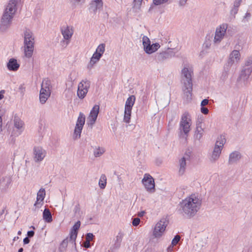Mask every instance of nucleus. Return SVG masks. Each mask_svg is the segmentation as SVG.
Listing matches in <instances>:
<instances>
[{"label": "nucleus", "mask_w": 252, "mask_h": 252, "mask_svg": "<svg viewBox=\"0 0 252 252\" xmlns=\"http://www.w3.org/2000/svg\"><path fill=\"white\" fill-rule=\"evenodd\" d=\"M201 204L202 200L198 195L192 194L180 202L178 211L184 218L190 219L196 214Z\"/></svg>", "instance_id": "f257e3e1"}, {"label": "nucleus", "mask_w": 252, "mask_h": 252, "mask_svg": "<svg viewBox=\"0 0 252 252\" xmlns=\"http://www.w3.org/2000/svg\"><path fill=\"white\" fill-rule=\"evenodd\" d=\"M193 75L192 67L188 64L185 65L181 70V82L182 85V90L184 94L183 97L188 101L192 98Z\"/></svg>", "instance_id": "f03ea898"}, {"label": "nucleus", "mask_w": 252, "mask_h": 252, "mask_svg": "<svg viewBox=\"0 0 252 252\" xmlns=\"http://www.w3.org/2000/svg\"><path fill=\"white\" fill-rule=\"evenodd\" d=\"M17 0H11L1 17L0 29L5 31L10 25L12 19L17 10Z\"/></svg>", "instance_id": "7ed1b4c3"}, {"label": "nucleus", "mask_w": 252, "mask_h": 252, "mask_svg": "<svg viewBox=\"0 0 252 252\" xmlns=\"http://www.w3.org/2000/svg\"><path fill=\"white\" fill-rule=\"evenodd\" d=\"M35 38L33 32L29 29H26L24 32V50L25 56L30 58L32 57Z\"/></svg>", "instance_id": "20e7f679"}, {"label": "nucleus", "mask_w": 252, "mask_h": 252, "mask_svg": "<svg viewBox=\"0 0 252 252\" xmlns=\"http://www.w3.org/2000/svg\"><path fill=\"white\" fill-rule=\"evenodd\" d=\"M191 125V120L190 115L188 112H184L181 118L179 125V130L181 133H184L188 136L190 130V126Z\"/></svg>", "instance_id": "39448f33"}, {"label": "nucleus", "mask_w": 252, "mask_h": 252, "mask_svg": "<svg viewBox=\"0 0 252 252\" xmlns=\"http://www.w3.org/2000/svg\"><path fill=\"white\" fill-rule=\"evenodd\" d=\"M91 86V82L87 79H83L78 85L77 95L80 99H84L89 91Z\"/></svg>", "instance_id": "423d86ee"}, {"label": "nucleus", "mask_w": 252, "mask_h": 252, "mask_svg": "<svg viewBox=\"0 0 252 252\" xmlns=\"http://www.w3.org/2000/svg\"><path fill=\"white\" fill-rule=\"evenodd\" d=\"M176 53L174 48H168L165 51L157 53L155 55V60L158 63H161L175 57Z\"/></svg>", "instance_id": "0eeeda50"}, {"label": "nucleus", "mask_w": 252, "mask_h": 252, "mask_svg": "<svg viewBox=\"0 0 252 252\" xmlns=\"http://www.w3.org/2000/svg\"><path fill=\"white\" fill-rule=\"evenodd\" d=\"M167 224L168 222L165 219H161L155 226L153 236L156 238L161 237L165 231Z\"/></svg>", "instance_id": "6e6552de"}, {"label": "nucleus", "mask_w": 252, "mask_h": 252, "mask_svg": "<svg viewBox=\"0 0 252 252\" xmlns=\"http://www.w3.org/2000/svg\"><path fill=\"white\" fill-rule=\"evenodd\" d=\"M85 119L86 117L85 115L83 113L80 112L74 130V136L76 138H79L81 137V134L85 124Z\"/></svg>", "instance_id": "1a4fd4ad"}, {"label": "nucleus", "mask_w": 252, "mask_h": 252, "mask_svg": "<svg viewBox=\"0 0 252 252\" xmlns=\"http://www.w3.org/2000/svg\"><path fill=\"white\" fill-rule=\"evenodd\" d=\"M191 152H186L184 155L179 160V171L180 175H183L186 170L187 164L190 161Z\"/></svg>", "instance_id": "9d476101"}, {"label": "nucleus", "mask_w": 252, "mask_h": 252, "mask_svg": "<svg viewBox=\"0 0 252 252\" xmlns=\"http://www.w3.org/2000/svg\"><path fill=\"white\" fill-rule=\"evenodd\" d=\"M252 73V67H245L243 66L239 76L237 79V83L243 84L244 86H247L249 78Z\"/></svg>", "instance_id": "9b49d317"}, {"label": "nucleus", "mask_w": 252, "mask_h": 252, "mask_svg": "<svg viewBox=\"0 0 252 252\" xmlns=\"http://www.w3.org/2000/svg\"><path fill=\"white\" fill-rule=\"evenodd\" d=\"M227 27V24H222L216 28L214 39L215 44H218L221 41L226 33Z\"/></svg>", "instance_id": "f8f14e48"}, {"label": "nucleus", "mask_w": 252, "mask_h": 252, "mask_svg": "<svg viewBox=\"0 0 252 252\" xmlns=\"http://www.w3.org/2000/svg\"><path fill=\"white\" fill-rule=\"evenodd\" d=\"M142 183L148 191L151 192L155 191V181L152 176L149 174L146 173L144 175Z\"/></svg>", "instance_id": "ddd939ff"}, {"label": "nucleus", "mask_w": 252, "mask_h": 252, "mask_svg": "<svg viewBox=\"0 0 252 252\" xmlns=\"http://www.w3.org/2000/svg\"><path fill=\"white\" fill-rule=\"evenodd\" d=\"M33 158L35 162L42 161L46 155V151L41 147H34L33 149Z\"/></svg>", "instance_id": "4468645a"}, {"label": "nucleus", "mask_w": 252, "mask_h": 252, "mask_svg": "<svg viewBox=\"0 0 252 252\" xmlns=\"http://www.w3.org/2000/svg\"><path fill=\"white\" fill-rule=\"evenodd\" d=\"M81 225L80 221H77L72 226L69 233V242L73 246H76V239L77 238L78 230Z\"/></svg>", "instance_id": "2eb2a0df"}, {"label": "nucleus", "mask_w": 252, "mask_h": 252, "mask_svg": "<svg viewBox=\"0 0 252 252\" xmlns=\"http://www.w3.org/2000/svg\"><path fill=\"white\" fill-rule=\"evenodd\" d=\"M99 111V106L98 105H95L90 113L88 118L89 124L91 126H93L96 122V119Z\"/></svg>", "instance_id": "dca6fc26"}, {"label": "nucleus", "mask_w": 252, "mask_h": 252, "mask_svg": "<svg viewBox=\"0 0 252 252\" xmlns=\"http://www.w3.org/2000/svg\"><path fill=\"white\" fill-rule=\"evenodd\" d=\"M102 0H92L89 8L91 13L96 14L97 11L100 10L103 7Z\"/></svg>", "instance_id": "f3484780"}, {"label": "nucleus", "mask_w": 252, "mask_h": 252, "mask_svg": "<svg viewBox=\"0 0 252 252\" xmlns=\"http://www.w3.org/2000/svg\"><path fill=\"white\" fill-rule=\"evenodd\" d=\"M45 196V190L44 189L41 188L37 193L36 201L34 206L37 208H40L43 203V200Z\"/></svg>", "instance_id": "a211bd4d"}, {"label": "nucleus", "mask_w": 252, "mask_h": 252, "mask_svg": "<svg viewBox=\"0 0 252 252\" xmlns=\"http://www.w3.org/2000/svg\"><path fill=\"white\" fill-rule=\"evenodd\" d=\"M222 149L218 145H215L212 153L210 156V161L211 162H215L219 159L221 153Z\"/></svg>", "instance_id": "6ab92c4d"}, {"label": "nucleus", "mask_w": 252, "mask_h": 252, "mask_svg": "<svg viewBox=\"0 0 252 252\" xmlns=\"http://www.w3.org/2000/svg\"><path fill=\"white\" fill-rule=\"evenodd\" d=\"M240 56L239 51L234 50L230 54L227 62L233 65L235 63H237L239 62L240 59Z\"/></svg>", "instance_id": "aec40b11"}, {"label": "nucleus", "mask_w": 252, "mask_h": 252, "mask_svg": "<svg viewBox=\"0 0 252 252\" xmlns=\"http://www.w3.org/2000/svg\"><path fill=\"white\" fill-rule=\"evenodd\" d=\"M6 66L8 70L16 71L20 67V64L18 63L16 59L11 58L7 62Z\"/></svg>", "instance_id": "412c9836"}, {"label": "nucleus", "mask_w": 252, "mask_h": 252, "mask_svg": "<svg viewBox=\"0 0 252 252\" xmlns=\"http://www.w3.org/2000/svg\"><path fill=\"white\" fill-rule=\"evenodd\" d=\"M61 32L63 38L66 40H69L71 38L73 32L71 28L66 26L62 27Z\"/></svg>", "instance_id": "4be33fe9"}, {"label": "nucleus", "mask_w": 252, "mask_h": 252, "mask_svg": "<svg viewBox=\"0 0 252 252\" xmlns=\"http://www.w3.org/2000/svg\"><path fill=\"white\" fill-rule=\"evenodd\" d=\"M124 233L120 231L114 239V243L112 246L113 250H118L121 245V243L124 237Z\"/></svg>", "instance_id": "5701e85b"}, {"label": "nucleus", "mask_w": 252, "mask_h": 252, "mask_svg": "<svg viewBox=\"0 0 252 252\" xmlns=\"http://www.w3.org/2000/svg\"><path fill=\"white\" fill-rule=\"evenodd\" d=\"M14 127L19 131L18 134H20L24 129V123L18 117H14Z\"/></svg>", "instance_id": "b1692460"}, {"label": "nucleus", "mask_w": 252, "mask_h": 252, "mask_svg": "<svg viewBox=\"0 0 252 252\" xmlns=\"http://www.w3.org/2000/svg\"><path fill=\"white\" fill-rule=\"evenodd\" d=\"M241 158V155L238 151H234L229 156L228 163L232 164L237 162Z\"/></svg>", "instance_id": "393cba45"}, {"label": "nucleus", "mask_w": 252, "mask_h": 252, "mask_svg": "<svg viewBox=\"0 0 252 252\" xmlns=\"http://www.w3.org/2000/svg\"><path fill=\"white\" fill-rule=\"evenodd\" d=\"M160 46L159 43H155L152 44H150L144 50L146 53L148 54H151L156 52L159 48Z\"/></svg>", "instance_id": "a878e982"}, {"label": "nucleus", "mask_w": 252, "mask_h": 252, "mask_svg": "<svg viewBox=\"0 0 252 252\" xmlns=\"http://www.w3.org/2000/svg\"><path fill=\"white\" fill-rule=\"evenodd\" d=\"M201 123H199L196 124V130L194 134V137L196 139L199 140L203 135L204 129L201 127Z\"/></svg>", "instance_id": "bb28decb"}, {"label": "nucleus", "mask_w": 252, "mask_h": 252, "mask_svg": "<svg viewBox=\"0 0 252 252\" xmlns=\"http://www.w3.org/2000/svg\"><path fill=\"white\" fill-rule=\"evenodd\" d=\"M135 101V97L133 95L129 96L126 100L125 109L132 110Z\"/></svg>", "instance_id": "cd10ccee"}, {"label": "nucleus", "mask_w": 252, "mask_h": 252, "mask_svg": "<svg viewBox=\"0 0 252 252\" xmlns=\"http://www.w3.org/2000/svg\"><path fill=\"white\" fill-rule=\"evenodd\" d=\"M50 85V82L49 81L46 80H43L40 92H43V93H44L45 94H51Z\"/></svg>", "instance_id": "c85d7f7f"}, {"label": "nucleus", "mask_w": 252, "mask_h": 252, "mask_svg": "<svg viewBox=\"0 0 252 252\" xmlns=\"http://www.w3.org/2000/svg\"><path fill=\"white\" fill-rule=\"evenodd\" d=\"M43 219L46 222L50 223L52 221V214L49 209L45 208L43 212Z\"/></svg>", "instance_id": "c756f323"}, {"label": "nucleus", "mask_w": 252, "mask_h": 252, "mask_svg": "<svg viewBox=\"0 0 252 252\" xmlns=\"http://www.w3.org/2000/svg\"><path fill=\"white\" fill-rule=\"evenodd\" d=\"M172 2L171 0H153V3L149 9L150 11L153 8V5L158 6L164 4H169Z\"/></svg>", "instance_id": "7c9ffc66"}, {"label": "nucleus", "mask_w": 252, "mask_h": 252, "mask_svg": "<svg viewBox=\"0 0 252 252\" xmlns=\"http://www.w3.org/2000/svg\"><path fill=\"white\" fill-rule=\"evenodd\" d=\"M226 141V140L225 135L221 134L218 137L215 145H217L219 147H220L221 149H223L224 145L225 144Z\"/></svg>", "instance_id": "2f4dec72"}, {"label": "nucleus", "mask_w": 252, "mask_h": 252, "mask_svg": "<svg viewBox=\"0 0 252 252\" xmlns=\"http://www.w3.org/2000/svg\"><path fill=\"white\" fill-rule=\"evenodd\" d=\"M211 43L210 41H205L203 44V50L200 52V55L204 56L208 53V50L210 48Z\"/></svg>", "instance_id": "473e14b6"}, {"label": "nucleus", "mask_w": 252, "mask_h": 252, "mask_svg": "<svg viewBox=\"0 0 252 252\" xmlns=\"http://www.w3.org/2000/svg\"><path fill=\"white\" fill-rule=\"evenodd\" d=\"M107 183V178L105 174H102L100 176L99 182H98V185L99 188L101 189H104L106 187Z\"/></svg>", "instance_id": "72a5a7b5"}, {"label": "nucleus", "mask_w": 252, "mask_h": 252, "mask_svg": "<svg viewBox=\"0 0 252 252\" xmlns=\"http://www.w3.org/2000/svg\"><path fill=\"white\" fill-rule=\"evenodd\" d=\"M105 152V149L103 147H95L94 150V155L95 158L99 157Z\"/></svg>", "instance_id": "f704fd0d"}, {"label": "nucleus", "mask_w": 252, "mask_h": 252, "mask_svg": "<svg viewBox=\"0 0 252 252\" xmlns=\"http://www.w3.org/2000/svg\"><path fill=\"white\" fill-rule=\"evenodd\" d=\"M69 242V239L68 240V238H66L64 239L62 243L60 244V247H59V251L60 252H64L65 251L67 247L68 243Z\"/></svg>", "instance_id": "c9c22d12"}, {"label": "nucleus", "mask_w": 252, "mask_h": 252, "mask_svg": "<svg viewBox=\"0 0 252 252\" xmlns=\"http://www.w3.org/2000/svg\"><path fill=\"white\" fill-rule=\"evenodd\" d=\"M50 94H45L44 93H43V92H40L39 100L40 103L41 104H44L50 96Z\"/></svg>", "instance_id": "e433bc0d"}, {"label": "nucleus", "mask_w": 252, "mask_h": 252, "mask_svg": "<svg viewBox=\"0 0 252 252\" xmlns=\"http://www.w3.org/2000/svg\"><path fill=\"white\" fill-rule=\"evenodd\" d=\"M131 110L125 109V114L124 118V122L129 124L131 118Z\"/></svg>", "instance_id": "4c0bfd02"}, {"label": "nucleus", "mask_w": 252, "mask_h": 252, "mask_svg": "<svg viewBox=\"0 0 252 252\" xmlns=\"http://www.w3.org/2000/svg\"><path fill=\"white\" fill-rule=\"evenodd\" d=\"M143 0H134L133 2V9L135 10V12H138L142 4Z\"/></svg>", "instance_id": "58836bf2"}, {"label": "nucleus", "mask_w": 252, "mask_h": 252, "mask_svg": "<svg viewBox=\"0 0 252 252\" xmlns=\"http://www.w3.org/2000/svg\"><path fill=\"white\" fill-rule=\"evenodd\" d=\"M105 44L104 43H102L99 44L96 49L95 51L97 53H99L101 55H103L105 51Z\"/></svg>", "instance_id": "ea45409f"}, {"label": "nucleus", "mask_w": 252, "mask_h": 252, "mask_svg": "<svg viewBox=\"0 0 252 252\" xmlns=\"http://www.w3.org/2000/svg\"><path fill=\"white\" fill-rule=\"evenodd\" d=\"M99 60L93 58V57L92 56L90 59L89 64H88V69L91 70L93 67L95 63H96Z\"/></svg>", "instance_id": "a19ab883"}, {"label": "nucleus", "mask_w": 252, "mask_h": 252, "mask_svg": "<svg viewBox=\"0 0 252 252\" xmlns=\"http://www.w3.org/2000/svg\"><path fill=\"white\" fill-rule=\"evenodd\" d=\"M143 45L144 47V50L151 44V41L150 39L147 36H144L142 38Z\"/></svg>", "instance_id": "79ce46f5"}, {"label": "nucleus", "mask_w": 252, "mask_h": 252, "mask_svg": "<svg viewBox=\"0 0 252 252\" xmlns=\"http://www.w3.org/2000/svg\"><path fill=\"white\" fill-rule=\"evenodd\" d=\"M244 67H252V57H248L247 58L245 61V63H244V65L243 66Z\"/></svg>", "instance_id": "37998d69"}, {"label": "nucleus", "mask_w": 252, "mask_h": 252, "mask_svg": "<svg viewBox=\"0 0 252 252\" xmlns=\"http://www.w3.org/2000/svg\"><path fill=\"white\" fill-rule=\"evenodd\" d=\"M180 239H181L180 236L179 235H176L174 237V238L172 239V242H171V245L173 246L176 245L179 242V241L180 240Z\"/></svg>", "instance_id": "c03bdc74"}, {"label": "nucleus", "mask_w": 252, "mask_h": 252, "mask_svg": "<svg viewBox=\"0 0 252 252\" xmlns=\"http://www.w3.org/2000/svg\"><path fill=\"white\" fill-rule=\"evenodd\" d=\"M239 8L234 6L231 8L230 14L231 16H233L234 18L235 17V15L238 13Z\"/></svg>", "instance_id": "a18cd8bd"}, {"label": "nucleus", "mask_w": 252, "mask_h": 252, "mask_svg": "<svg viewBox=\"0 0 252 252\" xmlns=\"http://www.w3.org/2000/svg\"><path fill=\"white\" fill-rule=\"evenodd\" d=\"M232 66V64L230 63L226 62L224 65L223 70L229 72L230 69Z\"/></svg>", "instance_id": "49530a36"}, {"label": "nucleus", "mask_w": 252, "mask_h": 252, "mask_svg": "<svg viewBox=\"0 0 252 252\" xmlns=\"http://www.w3.org/2000/svg\"><path fill=\"white\" fill-rule=\"evenodd\" d=\"M94 238V235H93V233H88L87 234V235L86 236V241L90 242V241L93 240Z\"/></svg>", "instance_id": "de8ad7c7"}, {"label": "nucleus", "mask_w": 252, "mask_h": 252, "mask_svg": "<svg viewBox=\"0 0 252 252\" xmlns=\"http://www.w3.org/2000/svg\"><path fill=\"white\" fill-rule=\"evenodd\" d=\"M229 72L225 71L223 70V71L222 72L221 76H220V79H221L223 81L225 80L228 76Z\"/></svg>", "instance_id": "09e8293b"}, {"label": "nucleus", "mask_w": 252, "mask_h": 252, "mask_svg": "<svg viewBox=\"0 0 252 252\" xmlns=\"http://www.w3.org/2000/svg\"><path fill=\"white\" fill-rule=\"evenodd\" d=\"M140 221V219H139L138 218H134L132 220V225L133 226H136L139 224Z\"/></svg>", "instance_id": "8fccbe9b"}, {"label": "nucleus", "mask_w": 252, "mask_h": 252, "mask_svg": "<svg viewBox=\"0 0 252 252\" xmlns=\"http://www.w3.org/2000/svg\"><path fill=\"white\" fill-rule=\"evenodd\" d=\"M102 55H101L100 54H99V53H97L96 52V51L93 54V58L94 59H95L97 60H100V59L101 58V57H102Z\"/></svg>", "instance_id": "3c124183"}, {"label": "nucleus", "mask_w": 252, "mask_h": 252, "mask_svg": "<svg viewBox=\"0 0 252 252\" xmlns=\"http://www.w3.org/2000/svg\"><path fill=\"white\" fill-rule=\"evenodd\" d=\"M201 112L203 114L206 115L209 113V110L207 107L201 106Z\"/></svg>", "instance_id": "603ef678"}, {"label": "nucleus", "mask_w": 252, "mask_h": 252, "mask_svg": "<svg viewBox=\"0 0 252 252\" xmlns=\"http://www.w3.org/2000/svg\"><path fill=\"white\" fill-rule=\"evenodd\" d=\"M242 1V0H235L234 1V3H233V6L239 8V6L241 5Z\"/></svg>", "instance_id": "864d4df0"}, {"label": "nucleus", "mask_w": 252, "mask_h": 252, "mask_svg": "<svg viewBox=\"0 0 252 252\" xmlns=\"http://www.w3.org/2000/svg\"><path fill=\"white\" fill-rule=\"evenodd\" d=\"M209 103V100L207 99H204L201 102V106H205L207 105Z\"/></svg>", "instance_id": "5fc2aeb1"}, {"label": "nucleus", "mask_w": 252, "mask_h": 252, "mask_svg": "<svg viewBox=\"0 0 252 252\" xmlns=\"http://www.w3.org/2000/svg\"><path fill=\"white\" fill-rule=\"evenodd\" d=\"M34 235V232L33 230H30L28 231L27 235L28 237L29 238H32V237Z\"/></svg>", "instance_id": "6e6d98bb"}, {"label": "nucleus", "mask_w": 252, "mask_h": 252, "mask_svg": "<svg viewBox=\"0 0 252 252\" xmlns=\"http://www.w3.org/2000/svg\"><path fill=\"white\" fill-rule=\"evenodd\" d=\"M188 0H179V4L180 6H184Z\"/></svg>", "instance_id": "4d7b16f0"}, {"label": "nucleus", "mask_w": 252, "mask_h": 252, "mask_svg": "<svg viewBox=\"0 0 252 252\" xmlns=\"http://www.w3.org/2000/svg\"><path fill=\"white\" fill-rule=\"evenodd\" d=\"M30 239H29V238L27 237H25L24 240H23V243H24V244L26 245V244H28L30 243Z\"/></svg>", "instance_id": "13d9d810"}, {"label": "nucleus", "mask_w": 252, "mask_h": 252, "mask_svg": "<svg viewBox=\"0 0 252 252\" xmlns=\"http://www.w3.org/2000/svg\"><path fill=\"white\" fill-rule=\"evenodd\" d=\"M79 210H80L79 205L78 204L76 205L75 206L74 209V213L76 214L77 212H78L79 211Z\"/></svg>", "instance_id": "bf43d9fd"}, {"label": "nucleus", "mask_w": 252, "mask_h": 252, "mask_svg": "<svg viewBox=\"0 0 252 252\" xmlns=\"http://www.w3.org/2000/svg\"><path fill=\"white\" fill-rule=\"evenodd\" d=\"M5 91L4 90H1L0 91V100L2 99L4 97V94L5 93Z\"/></svg>", "instance_id": "052dcab7"}, {"label": "nucleus", "mask_w": 252, "mask_h": 252, "mask_svg": "<svg viewBox=\"0 0 252 252\" xmlns=\"http://www.w3.org/2000/svg\"><path fill=\"white\" fill-rule=\"evenodd\" d=\"M174 246L172 245L171 244L168 246V247L167 249V251L168 252H172L173 251V247Z\"/></svg>", "instance_id": "680f3d73"}, {"label": "nucleus", "mask_w": 252, "mask_h": 252, "mask_svg": "<svg viewBox=\"0 0 252 252\" xmlns=\"http://www.w3.org/2000/svg\"><path fill=\"white\" fill-rule=\"evenodd\" d=\"M145 214V211H142L140 212H138V216L139 217H142L144 216V215Z\"/></svg>", "instance_id": "e2e57ef3"}, {"label": "nucleus", "mask_w": 252, "mask_h": 252, "mask_svg": "<svg viewBox=\"0 0 252 252\" xmlns=\"http://www.w3.org/2000/svg\"><path fill=\"white\" fill-rule=\"evenodd\" d=\"M71 1L74 3H78L79 2H84L85 0H71Z\"/></svg>", "instance_id": "0e129e2a"}, {"label": "nucleus", "mask_w": 252, "mask_h": 252, "mask_svg": "<svg viewBox=\"0 0 252 252\" xmlns=\"http://www.w3.org/2000/svg\"><path fill=\"white\" fill-rule=\"evenodd\" d=\"M251 17V14L250 13L247 12L246 14H245V15L244 16V18L245 19H246V18H248L249 19L250 17Z\"/></svg>", "instance_id": "69168bd1"}, {"label": "nucleus", "mask_w": 252, "mask_h": 252, "mask_svg": "<svg viewBox=\"0 0 252 252\" xmlns=\"http://www.w3.org/2000/svg\"><path fill=\"white\" fill-rule=\"evenodd\" d=\"M90 247H91L90 242H86V243H85V247L86 248H89Z\"/></svg>", "instance_id": "338daca9"}, {"label": "nucleus", "mask_w": 252, "mask_h": 252, "mask_svg": "<svg viewBox=\"0 0 252 252\" xmlns=\"http://www.w3.org/2000/svg\"><path fill=\"white\" fill-rule=\"evenodd\" d=\"M19 239V237L18 236H15L14 237V238L13 239V241L14 242L15 241H17V240H18Z\"/></svg>", "instance_id": "774afa93"}]
</instances>
